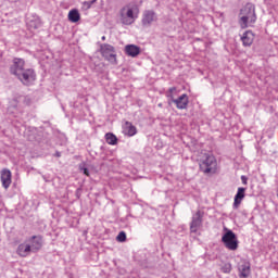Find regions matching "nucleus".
Segmentation results:
<instances>
[{
    "instance_id": "obj_17",
    "label": "nucleus",
    "mask_w": 278,
    "mask_h": 278,
    "mask_svg": "<svg viewBox=\"0 0 278 278\" xmlns=\"http://www.w3.org/2000/svg\"><path fill=\"white\" fill-rule=\"evenodd\" d=\"M29 253H33V250L31 247L28 245L27 241L17 247V255H21V257H27Z\"/></svg>"
},
{
    "instance_id": "obj_18",
    "label": "nucleus",
    "mask_w": 278,
    "mask_h": 278,
    "mask_svg": "<svg viewBox=\"0 0 278 278\" xmlns=\"http://www.w3.org/2000/svg\"><path fill=\"white\" fill-rule=\"evenodd\" d=\"M125 51L130 58H138V55H140V47L136 45L126 46Z\"/></svg>"
},
{
    "instance_id": "obj_24",
    "label": "nucleus",
    "mask_w": 278,
    "mask_h": 278,
    "mask_svg": "<svg viewBox=\"0 0 278 278\" xmlns=\"http://www.w3.org/2000/svg\"><path fill=\"white\" fill-rule=\"evenodd\" d=\"M93 3H94L93 1H85L83 3V5H84V8H86V10H90V8H92Z\"/></svg>"
},
{
    "instance_id": "obj_29",
    "label": "nucleus",
    "mask_w": 278,
    "mask_h": 278,
    "mask_svg": "<svg viewBox=\"0 0 278 278\" xmlns=\"http://www.w3.org/2000/svg\"><path fill=\"white\" fill-rule=\"evenodd\" d=\"M91 2L97 3V0H91Z\"/></svg>"
},
{
    "instance_id": "obj_7",
    "label": "nucleus",
    "mask_w": 278,
    "mask_h": 278,
    "mask_svg": "<svg viewBox=\"0 0 278 278\" xmlns=\"http://www.w3.org/2000/svg\"><path fill=\"white\" fill-rule=\"evenodd\" d=\"M33 253H38L42 249V236H33L26 240Z\"/></svg>"
},
{
    "instance_id": "obj_14",
    "label": "nucleus",
    "mask_w": 278,
    "mask_h": 278,
    "mask_svg": "<svg viewBox=\"0 0 278 278\" xmlns=\"http://www.w3.org/2000/svg\"><path fill=\"white\" fill-rule=\"evenodd\" d=\"M238 270H239V277H243V278L249 277V275H251V263L247 261H242L238 266Z\"/></svg>"
},
{
    "instance_id": "obj_9",
    "label": "nucleus",
    "mask_w": 278,
    "mask_h": 278,
    "mask_svg": "<svg viewBox=\"0 0 278 278\" xmlns=\"http://www.w3.org/2000/svg\"><path fill=\"white\" fill-rule=\"evenodd\" d=\"M157 21V14H155L153 11L148 10L143 12L141 23L143 27H151L153 23Z\"/></svg>"
},
{
    "instance_id": "obj_11",
    "label": "nucleus",
    "mask_w": 278,
    "mask_h": 278,
    "mask_svg": "<svg viewBox=\"0 0 278 278\" xmlns=\"http://www.w3.org/2000/svg\"><path fill=\"white\" fill-rule=\"evenodd\" d=\"M0 179L2 187L8 190L12 185V172H10V169H2Z\"/></svg>"
},
{
    "instance_id": "obj_6",
    "label": "nucleus",
    "mask_w": 278,
    "mask_h": 278,
    "mask_svg": "<svg viewBox=\"0 0 278 278\" xmlns=\"http://www.w3.org/2000/svg\"><path fill=\"white\" fill-rule=\"evenodd\" d=\"M17 79L24 84V86H29L33 81H36V74L34 73V70L28 68L25 70L20 76H17Z\"/></svg>"
},
{
    "instance_id": "obj_4",
    "label": "nucleus",
    "mask_w": 278,
    "mask_h": 278,
    "mask_svg": "<svg viewBox=\"0 0 278 278\" xmlns=\"http://www.w3.org/2000/svg\"><path fill=\"white\" fill-rule=\"evenodd\" d=\"M121 22L123 25H132L136 21V16L134 15V9L131 7L126 5L119 11Z\"/></svg>"
},
{
    "instance_id": "obj_3",
    "label": "nucleus",
    "mask_w": 278,
    "mask_h": 278,
    "mask_svg": "<svg viewBox=\"0 0 278 278\" xmlns=\"http://www.w3.org/2000/svg\"><path fill=\"white\" fill-rule=\"evenodd\" d=\"M225 229L226 232L222 237V242L229 251H238V236H236V232L233 230H229L227 228Z\"/></svg>"
},
{
    "instance_id": "obj_13",
    "label": "nucleus",
    "mask_w": 278,
    "mask_h": 278,
    "mask_svg": "<svg viewBox=\"0 0 278 278\" xmlns=\"http://www.w3.org/2000/svg\"><path fill=\"white\" fill-rule=\"evenodd\" d=\"M172 103H175L178 110H186L188 108V94L184 93L178 99H172Z\"/></svg>"
},
{
    "instance_id": "obj_1",
    "label": "nucleus",
    "mask_w": 278,
    "mask_h": 278,
    "mask_svg": "<svg viewBox=\"0 0 278 278\" xmlns=\"http://www.w3.org/2000/svg\"><path fill=\"white\" fill-rule=\"evenodd\" d=\"M257 21V15L255 14V5L252 3H248L240 11V20L239 24L242 29H247V27H252Z\"/></svg>"
},
{
    "instance_id": "obj_30",
    "label": "nucleus",
    "mask_w": 278,
    "mask_h": 278,
    "mask_svg": "<svg viewBox=\"0 0 278 278\" xmlns=\"http://www.w3.org/2000/svg\"><path fill=\"white\" fill-rule=\"evenodd\" d=\"M102 40H105V36H102Z\"/></svg>"
},
{
    "instance_id": "obj_15",
    "label": "nucleus",
    "mask_w": 278,
    "mask_h": 278,
    "mask_svg": "<svg viewBox=\"0 0 278 278\" xmlns=\"http://www.w3.org/2000/svg\"><path fill=\"white\" fill-rule=\"evenodd\" d=\"M22 101H25V97L23 96H18L16 98H14L10 104H9V108H8V112L10 114H15L16 113V110H18V106L21 105Z\"/></svg>"
},
{
    "instance_id": "obj_22",
    "label": "nucleus",
    "mask_w": 278,
    "mask_h": 278,
    "mask_svg": "<svg viewBox=\"0 0 278 278\" xmlns=\"http://www.w3.org/2000/svg\"><path fill=\"white\" fill-rule=\"evenodd\" d=\"M117 242H125L127 240V233L121 231L116 237Z\"/></svg>"
},
{
    "instance_id": "obj_12",
    "label": "nucleus",
    "mask_w": 278,
    "mask_h": 278,
    "mask_svg": "<svg viewBox=\"0 0 278 278\" xmlns=\"http://www.w3.org/2000/svg\"><path fill=\"white\" fill-rule=\"evenodd\" d=\"M247 188L239 187L238 191L235 195V202L232 204L233 210H238L240 207V204L242 203V200L245 197Z\"/></svg>"
},
{
    "instance_id": "obj_10",
    "label": "nucleus",
    "mask_w": 278,
    "mask_h": 278,
    "mask_svg": "<svg viewBox=\"0 0 278 278\" xmlns=\"http://www.w3.org/2000/svg\"><path fill=\"white\" fill-rule=\"evenodd\" d=\"M203 225V213L201 211H198L191 220L190 230L191 233H197L199 231V228Z\"/></svg>"
},
{
    "instance_id": "obj_19",
    "label": "nucleus",
    "mask_w": 278,
    "mask_h": 278,
    "mask_svg": "<svg viewBox=\"0 0 278 278\" xmlns=\"http://www.w3.org/2000/svg\"><path fill=\"white\" fill-rule=\"evenodd\" d=\"M123 131L125 136H136L138 134V130L136 129V126H134L131 123L126 122L123 126Z\"/></svg>"
},
{
    "instance_id": "obj_28",
    "label": "nucleus",
    "mask_w": 278,
    "mask_h": 278,
    "mask_svg": "<svg viewBox=\"0 0 278 278\" xmlns=\"http://www.w3.org/2000/svg\"><path fill=\"white\" fill-rule=\"evenodd\" d=\"M55 156H56V157H61V156H62V153L56 152V153H55Z\"/></svg>"
},
{
    "instance_id": "obj_20",
    "label": "nucleus",
    "mask_w": 278,
    "mask_h": 278,
    "mask_svg": "<svg viewBox=\"0 0 278 278\" xmlns=\"http://www.w3.org/2000/svg\"><path fill=\"white\" fill-rule=\"evenodd\" d=\"M105 140L108 144H111V146L118 144V138L116 137V135L112 132L105 134Z\"/></svg>"
},
{
    "instance_id": "obj_26",
    "label": "nucleus",
    "mask_w": 278,
    "mask_h": 278,
    "mask_svg": "<svg viewBox=\"0 0 278 278\" xmlns=\"http://www.w3.org/2000/svg\"><path fill=\"white\" fill-rule=\"evenodd\" d=\"M84 173V175H86L87 177H90V170L87 167H83L80 168Z\"/></svg>"
},
{
    "instance_id": "obj_8",
    "label": "nucleus",
    "mask_w": 278,
    "mask_h": 278,
    "mask_svg": "<svg viewBox=\"0 0 278 278\" xmlns=\"http://www.w3.org/2000/svg\"><path fill=\"white\" fill-rule=\"evenodd\" d=\"M24 71H25V60L15 58L11 66L12 75H15V77L21 76V74Z\"/></svg>"
},
{
    "instance_id": "obj_5",
    "label": "nucleus",
    "mask_w": 278,
    "mask_h": 278,
    "mask_svg": "<svg viewBox=\"0 0 278 278\" xmlns=\"http://www.w3.org/2000/svg\"><path fill=\"white\" fill-rule=\"evenodd\" d=\"M100 49L103 58H105L108 62H111V64H116V53L112 45L103 43Z\"/></svg>"
},
{
    "instance_id": "obj_25",
    "label": "nucleus",
    "mask_w": 278,
    "mask_h": 278,
    "mask_svg": "<svg viewBox=\"0 0 278 278\" xmlns=\"http://www.w3.org/2000/svg\"><path fill=\"white\" fill-rule=\"evenodd\" d=\"M175 90H177V88H175V87H170V88L168 89L167 97H169V99H174V98H173V92H175Z\"/></svg>"
},
{
    "instance_id": "obj_23",
    "label": "nucleus",
    "mask_w": 278,
    "mask_h": 278,
    "mask_svg": "<svg viewBox=\"0 0 278 278\" xmlns=\"http://www.w3.org/2000/svg\"><path fill=\"white\" fill-rule=\"evenodd\" d=\"M222 270L226 274L231 273V264L227 263L222 267Z\"/></svg>"
},
{
    "instance_id": "obj_27",
    "label": "nucleus",
    "mask_w": 278,
    "mask_h": 278,
    "mask_svg": "<svg viewBox=\"0 0 278 278\" xmlns=\"http://www.w3.org/2000/svg\"><path fill=\"white\" fill-rule=\"evenodd\" d=\"M241 181L244 186H247L248 178L247 176H241Z\"/></svg>"
},
{
    "instance_id": "obj_2",
    "label": "nucleus",
    "mask_w": 278,
    "mask_h": 278,
    "mask_svg": "<svg viewBox=\"0 0 278 278\" xmlns=\"http://www.w3.org/2000/svg\"><path fill=\"white\" fill-rule=\"evenodd\" d=\"M216 166H218V163L216 162V157L212 154H205L204 157L200 160V170L206 175L216 173Z\"/></svg>"
},
{
    "instance_id": "obj_16",
    "label": "nucleus",
    "mask_w": 278,
    "mask_h": 278,
    "mask_svg": "<svg viewBox=\"0 0 278 278\" xmlns=\"http://www.w3.org/2000/svg\"><path fill=\"white\" fill-rule=\"evenodd\" d=\"M253 40H255V35L251 30L245 31L241 37L243 47H251L253 45Z\"/></svg>"
},
{
    "instance_id": "obj_21",
    "label": "nucleus",
    "mask_w": 278,
    "mask_h": 278,
    "mask_svg": "<svg viewBox=\"0 0 278 278\" xmlns=\"http://www.w3.org/2000/svg\"><path fill=\"white\" fill-rule=\"evenodd\" d=\"M79 18V11H77L76 9L70 11L68 20L71 21V23H78Z\"/></svg>"
}]
</instances>
